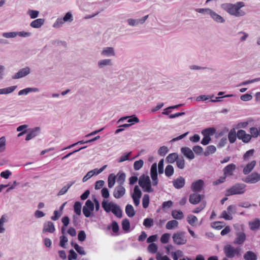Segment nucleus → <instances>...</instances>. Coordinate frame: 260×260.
Segmentation results:
<instances>
[{
	"label": "nucleus",
	"mask_w": 260,
	"mask_h": 260,
	"mask_svg": "<svg viewBox=\"0 0 260 260\" xmlns=\"http://www.w3.org/2000/svg\"><path fill=\"white\" fill-rule=\"evenodd\" d=\"M150 176L152 180V184L150 178L147 175H142L139 179V184L142 188L144 192H152L154 189L152 185L156 186L158 182L157 172V164L154 163L150 169Z\"/></svg>",
	"instance_id": "obj_1"
},
{
	"label": "nucleus",
	"mask_w": 260,
	"mask_h": 260,
	"mask_svg": "<svg viewBox=\"0 0 260 260\" xmlns=\"http://www.w3.org/2000/svg\"><path fill=\"white\" fill-rule=\"evenodd\" d=\"M245 6L243 2H239L236 4L224 3L221 5V8L232 16L236 17H243L245 15V12L241 10Z\"/></svg>",
	"instance_id": "obj_2"
},
{
	"label": "nucleus",
	"mask_w": 260,
	"mask_h": 260,
	"mask_svg": "<svg viewBox=\"0 0 260 260\" xmlns=\"http://www.w3.org/2000/svg\"><path fill=\"white\" fill-rule=\"evenodd\" d=\"M102 206L107 213L112 212L118 218L122 217V211L117 204L104 200L102 203Z\"/></svg>",
	"instance_id": "obj_3"
},
{
	"label": "nucleus",
	"mask_w": 260,
	"mask_h": 260,
	"mask_svg": "<svg viewBox=\"0 0 260 260\" xmlns=\"http://www.w3.org/2000/svg\"><path fill=\"white\" fill-rule=\"evenodd\" d=\"M223 251L226 257L233 258L235 256L240 255V248H235L230 244H226L223 247Z\"/></svg>",
	"instance_id": "obj_4"
},
{
	"label": "nucleus",
	"mask_w": 260,
	"mask_h": 260,
	"mask_svg": "<svg viewBox=\"0 0 260 260\" xmlns=\"http://www.w3.org/2000/svg\"><path fill=\"white\" fill-rule=\"evenodd\" d=\"M172 239L173 242L177 245H185L187 242L185 233L183 231H177L174 233Z\"/></svg>",
	"instance_id": "obj_5"
},
{
	"label": "nucleus",
	"mask_w": 260,
	"mask_h": 260,
	"mask_svg": "<svg viewBox=\"0 0 260 260\" xmlns=\"http://www.w3.org/2000/svg\"><path fill=\"white\" fill-rule=\"evenodd\" d=\"M246 185L244 184H237L226 190V196L242 194L245 190Z\"/></svg>",
	"instance_id": "obj_6"
},
{
	"label": "nucleus",
	"mask_w": 260,
	"mask_h": 260,
	"mask_svg": "<svg viewBox=\"0 0 260 260\" xmlns=\"http://www.w3.org/2000/svg\"><path fill=\"white\" fill-rule=\"evenodd\" d=\"M94 203L90 200L86 201L83 207V213L86 217H89L92 214L94 210Z\"/></svg>",
	"instance_id": "obj_7"
},
{
	"label": "nucleus",
	"mask_w": 260,
	"mask_h": 260,
	"mask_svg": "<svg viewBox=\"0 0 260 260\" xmlns=\"http://www.w3.org/2000/svg\"><path fill=\"white\" fill-rule=\"evenodd\" d=\"M148 15H146L139 19L128 18L126 20L127 24L132 27L137 26L143 24L148 18Z\"/></svg>",
	"instance_id": "obj_8"
},
{
	"label": "nucleus",
	"mask_w": 260,
	"mask_h": 260,
	"mask_svg": "<svg viewBox=\"0 0 260 260\" xmlns=\"http://www.w3.org/2000/svg\"><path fill=\"white\" fill-rule=\"evenodd\" d=\"M142 191L139 186L136 185L134 189V192L132 194V198L136 206H138L139 205L140 199L142 197Z\"/></svg>",
	"instance_id": "obj_9"
},
{
	"label": "nucleus",
	"mask_w": 260,
	"mask_h": 260,
	"mask_svg": "<svg viewBox=\"0 0 260 260\" xmlns=\"http://www.w3.org/2000/svg\"><path fill=\"white\" fill-rule=\"evenodd\" d=\"M113 64L112 59L107 58L100 59L97 62V67L100 70L104 69L107 67H112Z\"/></svg>",
	"instance_id": "obj_10"
},
{
	"label": "nucleus",
	"mask_w": 260,
	"mask_h": 260,
	"mask_svg": "<svg viewBox=\"0 0 260 260\" xmlns=\"http://www.w3.org/2000/svg\"><path fill=\"white\" fill-rule=\"evenodd\" d=\"M125 192L126 189L123 185H118L114 189L113 195L115 199H119L122 198Z\"/></svg>",
	"instance_id": "obj_11"
},
{
	"label": "nucleus",
	"mask_w": 260,
	"mask_h": 260,
	"mask_svg": "<svg viewBox=\"0 0 260 260\" xmlns=\"http://www.w3.org/2000/svg\"><path fill=\"white\" fill-rule=\"evenodd\" d=\"M116 54L115 49L113 47H104L101 51V55L104 57H114Z\"/></svg>",
	"instance_id": "obj_12"
},
{
	"label": "nucleus",
	"mask_w": 260,
	"mask_h": 260,
	"mask_svg": "<svg viewBox=\"0 0 260 260\" xmlns=\"http://www.w3.org/2000/svg\"><path fill=\"white\" fill-rule=\"evenodd\" d=\"M30 73V69L28 67H25L20 69L18 72L15 73L13 76L12 79H18L23 78Z\"/></svg>",
	"instance_id": "obj_13"
},
{
	"label": "nucleus",
	"mask_w": 260,
	"mask_h": 260,
	"mask_svg": "<svg viewBox=\"0 0 260 260\" xmlns=\"http://www.w3.org/2000/svg\"><path fill=\"white\" fill-rule=\"evenodd\" d=\"M204 137L201 141V144L204 145H207L210 141L211 138L210 135H213L214 130L212 128H207L202 132Z\"/></svg>",
	"instance_id": "obj_14"
},
{
	"label": "nucleus",
	"mask_w": 260,
	"mask_h": 260,
	"mask_svg": "<svg viewBox=\"0 0 260 260\" xmlns=\"http://www.w3.org/2000/svg\"><path fill=\"white\" fill-rule=\"evenodd\" d=\"M237 137L245 143L249 142L251 139L250 134H247L245 131L242 129L237 132Z\"/></svg>",
	"instance_id": "obj_15"
},
{
	"label": "nucleus",
	"mask_w": 260,
	"mask_h": 260,
	"mask_svg": "<svg viewBox=\"0 0 260 260\" xmlns=\"http://www.w3.org/2000/svg\"><path fill=\"white\" fill-rule=\"evenodd\" d=\"M243 180L247 183H255L260 180V174L254 172L250 175L247 176Z\"/></svg>",
	"instance_id": "obj_16"
},
{
	"label": "nucleus",
	"mask_w": 260,
	"mask_h": 260,
	"mask_svg": "<svg viewBox=\"0 0 260 260\" xmlns=\"http://www.w3.org/2000/svg\"><path fill=\"white\" fill-rule=\"evenodd\" d=\"M246 234L242 232H238L236 233V237L234 239V243L235 244H242L246 240Z\"/></svg>",
	"instance_id": "obj_17"
},
{
	"label": "nucleus",
	"mask_w": 260,
	"mask_h": 260,
	"mask_svg": "<svg viewBox=\"0 0 260 260\" xmlns=\"http://www.w3.org/2000/svg\"><path fill=\"white\" fill-rule=\"evenodd\" d=\"M204 185V181L202 179H199L192 183L191 188L193 191H200Z\"/></svg>",
	"instance_id": "obj_18"
},
{
	"label": "nucleus",
	"mask_w": 260,
	"mask_h": 260,
	"mask_svg": "<svg viewBox=\"0 0 260 260\" xmlns=\"http://www.w3.org/2000/svg\"><path fill=\"white\" fill-rule=\"evenodd\" d=\"M181 152L187 158L193 159L194 158V154L193 151L189 147H185L181 149Z\"/></svg>",
	"instance_id": "obj_19"
},
{
	"label": "nucleus",
	"mask_w": 260,
	"mask_h": 260,
	"mask_svg": "<svg viewBox=\"0 0 260 260\" xmlns=\"http://www.w3.org/2000/svg\"><path fill=\"white\" fill-rule=\"evenodd\" d=\"M210 18L217 23H224L225 22V19L221 15L217 14L214 11H212V12L210 15Z\"/></svg>",
	"instance_id": "obj_20"
},
{
	"label": "nucleus",
	"mask_w": 260,
	"mask_h": 260,
	"mask_svg": "<svg viewBox=\"0 0 260 260\" xmlns=\"http://www.w3.org/2000/svg\"><path fill=\"white\" fill-rule=\"evenodd\" d=\"M236 168V165L234 164H231L226 166L223 170L224 175L226 177L232 176L233 172Z\"/></svg>",
	"instance_id": "obj_21"
},
{
	"label": "nucleus",
	"mask_w": 260,
	"mask_h": 260,
	"mask_svg": "<svg viewBox=\"0 0 260 260\" xmlns=\"http://www.w3.org/2000/svg\"><path fill=\"white\" fill-rule=\"evenodd\" d=\"M65 216H63L61 219V222L63 223V225L61 228L62 235L60 237V243L59 245L62 248H65Z\"/></svg>",
	"instance_id": "obj_22"
},
{
	"label": "nucleus",
	"mask_w": 260,
	"mask_h": 260,
	"mask_svg": "<svg viewBox=\"0 0 260 260\" xmlns=\"http://www.w3.org/2000/svg\"><path fill=\"white\" fill-rule=\"evenodd\" d=\"M65 216H63L61 219V222L63 223V225L61 228L62 235L60 237V243L59 245L62 248H65Z\"/></svg>",
	"instance_id": "obj_23"
},
{
	"label": "nucleus",
	"mask_w": 260,
	"mask_h": 260,
	"mask_svg": "<svg viewBox=\"0 0 260 260\" xmlns=\"http://www.w3.org/2000/svg\"><path fill=\"white\" fill-rule=\"evenodd\" d=\"M54 231L55 227L52 222L47 221L44 223L43 229V233L48 232L50 233H53Z\"/></svg>",
	"instance_id": "obj_24"
},
{
	"label": "nucleus",
	"mask_w": 260,
	"mask_h": 260,
	"mask_svg": "<svg viewBox=\"0 0 260 260\" xmlns=\"http://www.w3.org/2000/svg\"><path fill=\"white\" fill-rule=\"evenodd\" d=\"M45 20L43 18H38L33 20L30 23V26L34 28H40L44 24Z\"/></svg>",
	"instance_id": "obj_25"
},
{
	"label": "nucleus",
	"mask_w": 260,
	"mask_h": 260,
	"mask_svg": "<svg viewBox=\"0 0 260 260\" xmlns=\"http://www.w3.org/2000/svg\"><path fill=\"white\" fill-rule=\"evenodd\" d=\"M174 186L177 188L179 189L182 188L185 184V179L182 177H179L173 181Z\"/></svg>",
	"instance_id": "obj_26"
},
{
	"label": "nucleus",
	"mask_w": 260,
	"mask_h": 260,
	"mask_svg": "<svg viewBox=\"0 0 260 260\" xmlns=\"http://www.w3.org/2000/svg\"><path fill=\"white\" fill-rule=\"evenodd\" d=\"M39 91V89L36 87H27L23 89L20 90L18 92L19 95H27L30 92H37Z\"/></svg>",
	"instance_id": "obj_27"
},
{
	"label": "nucleus",
	"mask_w": 260,
	"mask_h": 260,
	"mask_svg": "<svg viewBox=\"0 0 260 260\" xmlns=\"http://www.w3.org/2000/svg\"><path fill=\"white\" fill-rule=\"evenodd\" d=\"M250 229L252 231H255L259 229L260 226V220L258 218H255L249 221Z\"/></svg>",
	"instance_id": "obj_28"
},
{
	"label": "nucleus",
	"mask_w": 260,
	"mask_h": 260,
	"mask_svg": "<svg viewBox=\"0 0 260 260\" xmlns=\"http://www.w3.org/2000/svg\"><path fill=\"white\" fill-rule=\"evenodd\" d=\"M179 222L176 220H171L169 221L166 225V228L169 230H172L178 228Z\"/></svg>",
	"instance_id": "obj_29"
},
{
	"label": "nucleus",
	"mask_w": 260,
	"mask_h": 260,
	"mask_svg": "<svg viewBox=\"0 0 260 260\" xmlns=\"http://www.w3.org/2000/svg\"><path fill=\"white\" fill-rule=\"evenodd\" d=\"M201 200V195L197 193H193L190 194L189 197V202L192 204H197Z\"/></svg>",
	"instance_id": "obj_30"
},
{
	"label": "nucleus",
	"mask_w": 260,
	"mask_h": 260,
	"mask_svg": "<svg viewBox=\"0 0 260 260\" xmlns=\"http://www.w3.org/2000/svg\"><path fill=\"white\" fill-rule=\"evenodd\" d=\"M39 128L37 127L35 128H33L31 129L26 135V137L25 138L26 141H29L32 138H34L35 137L37 136L38 134V132L39 131Z\"/></svg>",
	"instance_id": "obj_31"
},
{
	"label": "nucleus",
	"mask_w": 260,
	"mask_h": 260,
	"mask_svg": "<svg viewBox=\"0 0 260 260\" xmlns=\"http://www.w3.org/2000/svg\"><path fill=\"white\" fill-rule=\"evenodd\" d=\"M250 136L251 138H257L258 136H260V126L258 128L256 127H251L249 129Z\"/></svg>",
	"instance_id": "obj_32"
},
{
	"label": "nucleus",
	"mask_w": 260,
	"mask_h": 260,
	"mask_svg": "<svg viewBox=\"0 0 260 260\" xmlns=\"http://www.w3.org/2000/svg\"><path fill=\"white\" fill-rule=\"evenodd\" d=\"M255 165V160H252L250 163L248 164L243 169V173L245 175L249 174L253 169Z\"/></svg>",
	"instance_id": "obj_33"
},
{
	"label": "nucleus",
	"mask_w": 260,
	"mask_h": 260,
	"mask_svg": "<svg viewBox=\"0 0 260 260\" xmlns=\"http://www.w3.org/2000/svg\"><path fill=\"white\" fill-rule=\"evenodd\" d=\"M125 213L129 217H133L136 214L134 207L131 204H127L125 207Z\"/></svg>",
	"instance_id": "obj_34"
},
{
	"label": "nucleus",
	"mask_w": 260,
	"mask_h": 260,
	"mask_svg": "<svg viewBox=\"0 0 260 260\" xmlns=\"http://www.w3.org/2000/svg\"><path fill=\"white\" fill-rule=\"evenodd\" d=\"M72 246L74 247V248L75 249V250L80 255H84L86 254V252L85 250H84V248L77 244V243H72Z\"/></svg>",
	"instance_id": "obj_35"
},
{
	"label": "nucleus",
	"mask_w": 260,
	"mask_h": 260,
	"mask_svg": "<svg viewBox=\"0 0 260 260\" xmlns=\"http://www.w3.org/2000/svg\"><path fill=\"white\" fill-rule=\"evenodd\" d=\"M171 214L174 219L178 220L182 219L184 217L183 212L180 210H174Z\"/></svg>",
	"instance_id": "obj_36"
},
{
	"label": "nucleus",
	"mask_w": 260,
	"mask_h": 260,
	"mask_svg": "<svg viewBox=\"0 0 260 260\" xmlns=\"http://www.w3.org/2000/svg\"><path fill=\"white\" fill-rule=\"evenodd\" d=\"M187 221L191 225L194 226L196 225V223L198 221V218L192 214L189 215L186 218Z\"/></svg>",
	"instance_id": "obj_37"
},
{
	"label": "nucleus",
	"mask_w": 260,
	"mask_h": 260,
	"mask_svg": "<svg viewBox=\"0 0 260 260\" xmlns=\"http://www.w3.org/2000/svg\"><path fill=\"white\" fill-rule=\"evenodd\" d=\"M244 258L245 260H256L257 256L254 252L249 251L245 253Z\"/></svg>",
	"instance_id": "obj_38"
},
{
	"label": "nucleus",
	"mask_w": 260,
	"mask_h": 260,
	"mask_svg": "<svg viewBox=\"0 0 260 260\" xmlns=\"http://www.w3.org/2000/svg\"><path fill=\"white\" fill-rule=\"evenodd\" d=\"M116 176L112 173L110 174L108 176V187L110 188H112L115 183Z\"/></svg>",
	"instance_id": "obj_39"
},
{
	"label": "nucleus",
	"mask_w": 260,
	"mask_h": 260,
	"mask_svg": "<svg viewBox=\"0 0 260 260\" xmlns=\"http://www.w3.org/2000/svg\"><path fill=\"white\" fill-rule=\"evenodd\" d=\"M213 10L210 8H197L196 9V11L199 13L202 14L204 15H208L210 16Z\"/></svg>",
	"instance_id": "obj_40"
},
{
	"label": "nucleus",
	"mask_w": 260,
	"mask_h": 260,
	"mask_svg": "<svg viewBox=\"0 0 260 260\" xmlns=\"http://www.w3.org/2000/svg\"><path fill=\"white\" fill-rule=\"evenodd\" d=\"M213 10L210 8H197L196 9V11L199 13L202 14L204 15H208L210 16Z\"/></svg>",
	"instance_id": "obj_41"
},
{
	"label": "nucleus",
	"mask_w": 260,
	"mask_h": 260,
	"mask_svg": "<svg viewBox=\"0 0 260 260\" xmlns=\"http://www.w3.org/2000/svg\"><path fill=\"white\" fill-rule=\"evenodd\" d=\"M125 174L124 173H118L117 174V182L118 185H123L125 180Z\"/></svg>",
	"instance_id": "obj_42"
},
{
	"label": "nucleus",
	"mask_w": 260,
	"mask_h": 260,
	"mask_svg": "<svg viewBox=\"0 0 260 260\" xmlns=\"http://www.w3.org/2000/svg\"><path fill=\"white\" fill-rule=\"evenodd\" d=\"M178 158V154L176 153L170 154L167 157L166 160L169 163H173Z\"/></svg>",
	"instance_id": "obj_43"
},
{
	"label": "nucleus",
	"mask_w": 260,
	"mask_h": 260,
	"mask_svg": "<svg viewBox=\"0 0 260 260\" xmlns=\"http://www.w3.org/2000/svg\"><path fill=\"white\" fill-rule=\"evenodd\" d=\"M65 22V16L62 18H57L55 22L53 24V27L54 28H59Z\"/></svg>",
	"instance_id": "obj_44"
},
{
	"label": "nucleus",
	"mask_w": 260,
	"mask_h": 260,
	"mask_svg": "<svg viewBox=\"0 0 260 260\" xmlns=\"http://www.w3.org/2000/svg\"><path fill=\"white\" fill-rule=\"evenodd\" d=\"M174 168L172 165H169L167 166L165 171L166 176L168 177L172 176L174 174Z\"/></svg>",
	"instance_id": "obj_45"
},
{
	"label": "nucleus",
	"mask_w": 260,
	"mask_h": 260,
	"mask_svg": "<svg viewBox=\"0 0 260 260\" xmlns=\"http://www.w3.org/2000/svg\"><path fill=\"white\" fill-rule=\"evenodd\" d=\"M183 256V252L180 250H177L176 251L171 252V256L174 260H178L179 257Z\"/></svg>",
	"instance_id": "obj_46"
},
{
	"label": "nucleus",
	"mask_w": 260,
	"mask_h": 260,
	"mask_svg": "<svg viewBox=\"0 0 260 260\" xmlns=\"http://www.w3.org/2000/svg\"><path fill=\"white\" fill-rule=\"evenodd\" d=\"M17 88V86H12L7 88L1 89L2 94H9L13 92Z\"/></svg>",
	"instance_id": "obj_47"
},
{
	"label": "nucleus",
	"mask_w": 260,
	"mask_h": 260,
	"mask_svg": "<svg viewBox=\"0 0 260 260\" xmlns=\"http://www.w3.org/2000/svg\"><path fill=\"white\" fill-rule=\"evenodd\" d=\"M27 14L29 16L31 19H35L39 16V11L38 10L28 9L27 12Z\"/></svg>",
	"instance_id": "obj_48"
},
{
	"label": "nucleus",
	"mask_w": 260,
	"mask_h": 260,
	"mask_svg": "<svg viewBox=\"0 0 260 260\" xmlns=\"http://www.w3.org/2000/svg\"><path fill=\"white\" fill-rule=\"evenodd\" d=\"M216 151V148L213 145H210L207 147L206 151L204 152L205 156H208L210 154L214 153Z\"/></svg>",
	"instance_id": "obj_49"
},
{
	"label": "nucleus",
	"mask_w": 260,
	"mask_h": 260,
	"mask_svg": "<svg viewBox=\"0 0 260 260\" xmlns=\"http://www.w3.org/2000/svg\"><path fill=\"white\" fill-rule=\"evenodd\" d=\"M81 208L82 204L79 202H77L75 203L74 208V212L78 215H80L81 214Z\"/></svg>",
	"instance_id": "obj_50"
},
{
	"label": "nucleus",
	"mask_w": 260,
	"mask_h": 260,
	"mask_svg": "<svg viewBox=\"0 0 260 260\" xmlns=\"http://www.w3.org/2000/svg\"><path fill=\"white\" fill-rule=\"evenodd\" d=\"M237 134H236L235 131L234 130L231 131L228 135V139L230 143H233L235 142L236 140Z\"/></svg>",
	"instance_id": "obj_51"
},
{
	"label": "nucleus",
	"mask_w": 260,
	"mask_h": 260,
	"mask_svg": "<svg viewBox=\"0 0 260 260\" xmlns=\"http://www.w3.org/2000/svg\"><path fill=\"white\" fill-rule=\"evenodd\" d=\"M122 229L125 231L128 232L130 229V223L127 219H124L122 222Z\"/></svg>",
	"instance_id": "obj_52"
},
{
	"label": "nucleus",
	"mask_w": 260,
	"mask_h": 260,
	"mask_svg": "<svg viewBox=\"0 0 260 260\" xmlns=\"http://www.w3.org/2000/svg\"><path fill=\"white\" fill-rule=\"evenodd\" d=\"M149 204V196L148 194L144 195L142 199L143 207L146 208L148 207Z\"/></svg>",
	"instance_id": "obj_53"
},
{
	"label": "nucleus",
	"mask_w": 260,
	"mask_h": 260,
	"mask_svg": "<svg viewBox=\"0 0 260 260\" xmlns=\"http://www.w3.org/2000/svg\"><path fill=\"white\" fill-rule=\"evenodd\" d=\"M158 249L157 245L155 243L150 244L147 248L149 252L154 253H156Z\"/></svg>",
	"instance_id": "obj_54"
},
{
	"label": "nucleus",
	"mask_w": 260,
	"mask_h": 260,
	"mask_svg": "<svg viewBox=\"0 0 260 260\" xmlns=\"http://www.w3.org/2000/svg\"><path fill=\"white\" fill-rule=\"evenodd\" d=\"M176 165L178 168L183 169L185 167V160L183 157L178 158L176 160Z\"/></svg>",
	"instance_id": "obj_55"
},
{
	"label": "nucleus",
	"mask_w": 260,
	"mask_h": 260,
	"mask_svg": "<svg viewBox=\"0 0 260 260\" xmlns=\"http://www.w3.org/2000/svg\"><path fill=\"white\" fill-rule=\"evenodd\" d=\"M6 149V138L5 137L0 138V153L4 152Z\"/></svg>",
	"instance_id": "obj_56"
},
{
	"label": "nucleus",
	"mask_w": 260,
	"mask_h": 260,
	"mask_svg": "<svg viewBox=\"0 0 260 260\" xmlns=\"http://www.w3.org/2000/svg\"><path fill=\"white\" fill-rule=\"evenodd\" d=\"M144 162L142 159L136 161L134 164V169L136 171L140 170L143 166Z\"/></svg>",
	"instance_id": "obj_57"
},
{
	"label": "nucleus",
	"mask_w": 260,
	"mask_h": 260,
	"mask_svg": "<svg viewBox=\"0 0 260 260\" xmlns=\"http://www.w3.org/2000/svg\"><path fill=\"white\" fill-rule=\"evenodd\" d=\"M220 217L223 218L226 220H231L233 219L232 215L229 214L226 210H224L222 211Z\"/></svg>",
	"instance_id": "obj_58"
},
{
	"label": "nucleus",
	"mask_w": 260,
	"mask_h": 260,
	"mask_svg": "<svg viewBox=\"0 0 260 260\" xmlns=\"http://www.w3.org/2000/svg\"><path fill=\"white\" fill-rule=\"evenodd\" d=\"M153 219L152 218H146L144 220L143 225L146 228H150L153 225Z\"/></svg>",
	"instance_id": "obj_59"
},
{
	"label": "nucleus",
	"mask_w": 260,
	"mask_h": 260,
	"mask_svg": "<svg viewBox=\"0 0 260 260\" xmlns=\"http://www.w3.org/2000/svg\"><path fill=\"white\" fill-rule=\"evenodd\" d=\"M95 171L96 169H94L93 170H91L89 172H88L87 174L83 177V182H86L87 181L89 178H90L92 176H93L95 174Z\"/></svg>",
	"instance_id": "obj_60"
},
{
	"label": "nucleus",
	"mask_w": 260,
	"mask_h": 260,
	"mask_svg": "<svg viewBox=\"0 0 260 260\" xmlns=\"http://www.w3.org/2000/svg\"><path fill=\"white\" fill-rule=\"evenodd\" d=\"M170 237V234L168 233H165L162 235L160 238V241L163 244H166L169 242V240Z\"/></svg>",
	"instance_id": "obj_61"
},
{
	"label": "nucleus",
	"mask_w": 260,
	"mask_h": 260,
	"mask_svg": "<svg viewBox=\"0 0 260 260\" xmlns=\"http://www.w3.org/2000/svg\"><path fill=\"white\" fill-rule=\"evenodd\" d=\"M78 254L74 250H70L68 255V260H76L77 258Z\"/></svg>",
	"instance_id": "obj_62"
},
{
	"label": "nucleus",
	"mask_w": 260,
	"mask_h": 260,
	"mask_svg": "<svg viewBox=\"0 0 260 260\" xmlns=\"http://www.w3.org/2000/svg\"><path fill=\"white\" fill-rule=\"evenodd\" d=\"M211 226L216 230H220L223 228L222 222L220 221H215L211 223Z\"/></svg>",
	"instance_id": "obj_63"
},
{
	"label": "nucleus",
	"mask_w": 260,
	"mask_h": 260,
	"mask_svg": "<svg viewBox=\"0 0 260 260\" xmlns=\"http://www.w3.org/2000/svg\"><path fill=\"white\" fill-rule=\"evenodd\" d=\"M156 260H171L168 256L162 255V254L159 252L156 253Z\"/></svg>",
	"instance_id": "obj_64"
}]
</instances>
